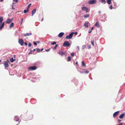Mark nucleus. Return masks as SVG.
I'll use <instances>...</instances> for the list:
<instances>
[{
	"label": "nucleus",
	"instance_id": "obj_2",
	"mask_svg": "<svg viewBox=\"0 0 125 125\" xmlns=\"http://www.w3.org/2000/svg\"><path fill=\"white\" fill-rule=\"evenodd\" d=\"M70 45L71 44L68 41H65L63 43V46L65 47H69Z\"/></svg>",
	"mask_w": 125,
	"mask_h": 125
},
{
	"label": "nucleus",
	"instance_id": "obj_31",
	"mask_svg": "<svg viewBox=\"0 0 125 125\" xmlns=\"http://www.w3.org/2000/svg\"><path fill=\"white\" fill-rule=\"evenodd\" d=\"M91 43L93 46L94 45V40L91 41Z\"/></svg>",
	"mask_w": 125,
	"mask_h": 125
},
{
	"label": "nucleus",
	"instance_id": "obj_13",
	"mask_svg": "<svg viewBox=\"0 0 125 125\" xmlns=\"http://www.w3.org/2000/svg\"><path fill=\"white\" fill-rule=\"evenodd\" d=\"M89 23V22L88 21L85 22V23H84V26L85 27L87 28L88 26V24Z\"/></svg>",
	"mask_w": 125,
	"mask_h": 125
},
{
	"label": "nucleus",
	"instance_id": "obj_50",
	"mask_svg": "<svg viewBox=\"0 0 125 125\" xmlns=\"http://www.w3.org/2000/svg\"><path fill=\"white\" fill-rule=\"evenodd\" d=\"M43 50V48H42V49H41V51H42Z\"/></svg>",
	"mask_w": 125,
	"mask_h": 125
},
{
	"label": "nucleus",
	"instance_id": "obj_46",
	"mask_svg": "<svg viewBox=\"0 0 125 125\" xmlns=\"http://www.w3.org/2000/svg\"><path fill=\"white\" fill-rule=\"evenodd\" d=\"M24 44L26 45H27V44L26 42H25Z\"/></svg>",
	"mask_w": 125,
	"mask_h": 125
},
{
	"label": "nucleus",
	"instance_id": "obj_22",
	"mask_svg": "<svg viewBox=\"0 0 125 125\" xmlns=\"http://www.w3.org/2000/svg\"><path fill=\"white\" fill-rule=\"evenodd\" d=\"M14 25V23L13 22H12L11 24L10 25L9 28H11V27L13 26Z\"/></svg>",
	"mask_w": 125,
	"mask_h": 125
},
{
	"label": "nucleus",
	"instance_id": "obj_52",
	"mask_svg": "<svg viewBox=\"0 0 125 125\" xmlns=\"http://www.w3.org/2000/svg\"><path fill=\"white\" fill-rule=\"evenodd\" d=\"M36 50V49H34L33 51H32L33 52H34V51H35Z\"/></svg>",
	"mask_w": 125,
	"mask_h": 125
},
{
	"label": "nucleus",
	"instance_id": "obj_49",
	"mask_svg": "<svg viewBox=\"0 0 125 125\" xmlns=\"http://www.w3.org/2000/svg\"><path fill=\"white\" fill-rule=\"evenodd\" d=\"M77 34V32H76L74 33V34L75 35H76Z\"/></svg>",
	"mask_w": 125,
	"mask_h": 125
},
{
	"label": "nucleus",
	"instance_id": "obj_20",
	"mask_svg": "<svg viewBox=\"0 0 125 125\" xmlns=\"http://www.w3.org/2000/svg\"><path fill=\"white\" fill-rule=\"evenodd\" d=\"M90 16L89 14H87L86 15H84V18H88Z\"/></svg>",
	"mask_w": 125,
	"mask_h": 125
},
{
	"label": "nucleus",
	"instance_id": "obj_38",
	"mask_svg": "<svg viewBox=\"0 0 125 125\" xmlns=\"http://www.w3.org/2000/svg\"><path fill=\"white\" fill-rule=\"evenodd\" d=\"M88 49H89L91 48V46L90 45H88Z\"/></svg>",
	"mask_w": 125,
	"mask_h": 125
},
{
	"label": "nucleus",
	"instance_id": "obj_1",
	"mask_svg": "<svg viewBox=\"0 0 125 125\" xmlns=\"http://www.w3.org/2000/svg\"><path fill=\"white\" fill-rule=\"evenodd\" d=\"M3 20V18L2 17H0V30H2L4 26V22H2Z\"/></svg>",
	"mask_w": 125,
	"mask_h": 125
},
{
	"label": "nucleus",
	"instance_id": "obj_26",
	"mask_svg": "<svg viewBox=\"0 0 125 125\" xmlns=\"http://www.w3.org/2000/svg\"><path fill=\"white\" fill-rule=\"evenodd\" d=\"M101 1L103 4H104L106 3L105 0H101Z\"/></svg>",
	"mask_w": 125,
	"mask_h": 125
},
{
	"label": "nucleus",
	"instance_id": "obj_10",
	"mask_svg": "<svg viewBox=\"0 0 125 125\" xmlns=\"http://www.w3.org/2000/svg\"><path fill=\"white\" fill-rule=\"evenodd\" d=\"M64 35V33L63 32H61L58 35V37L61 38Z\"/></svg>",
	"mask_w": 125,
	"mask_h": 125
},
{
	"label": "nucleus",
	"instance_id": "obj_45",
	"mask_svg": "<svg viewBox=\"0 0 125 125\" xmlns=\"http://www.w3.org/2000/svg\"><path fill=\"white\" fill-rule=\"evenodd\" d=\"M34 44L35 45H37V43L36 42H34Z\"/></svg>",
	"mask_w": 125,
	"mask_h": 125
},
{
	"label": "nucleus",
	"instance_id": "obj_30",
	"mask_svg": "<svg viewBox=\"0 0 125 125\" xmlns=\"http://www.w3.org/2000/svg\"><path fill=\"white\" fill-rule=\"evenodd\" d=\"M58 45L57 44H56L55 46L54 47L53 49L54 50H55L56 49V48L58 46Z\"/></svg>",
	"mask_w": 125,
	"mask_h": 125
},
{
	"label": "nucleus",
	"instance_id": "obj_15",
	"mask_svg": "<svg viewBox=\"0 0 125 125\" xmlns=\"http://www.w3.org/2000/svg\"><path fill=\"white\" fill-rule=\"evenodd\" d=\"M36 9H35L33 10L32 11V16L36 12Z\"/></svg>",
	"mask_w": 125,
	"mask_h": 125
},
{
	"label": "nucleus",
	"instance_id": "obj_24",
	"mask_svg": "<svg viewBox=\"0 0 125 125\" xmlns=\"http://www.w3.org/2000/svg\"><path fill=\"white\" fill-rule=\"evenodd\" d=\"M10 61L11 62H12L15 60V59H14L12 57L10 59Z\"/></svg>",
	"mask_w": 125,
	"mask_h": 125
},
{
	"label": "nucleus",
	"instance_id": "obj_3",
	"mask_svg": "<svg viewBox=\"0 0 125 125\" xmlns=\"http://www.w3.org/2000/svg\"><path fill=\"white\" fill-rule=\"evenodd\" d=\"M74 33V32H73L67 35L66 38L67 39H71L72 38L73 34Z\"/></svg>",
	"mask_w": 125,
	"mask_h": 125
},
{
	"label": "nucleus",
	"instance_id": "obj_60",
	"mask_svg": "<svg viewBox=\"0 0 125 125\" xmlns=\"http://www.w3.org/2000/svg\"><path fill=\"white\" fill-rule=\"evenodd\" d=\"M121 121V120H119V122L120 121Z\"/></svg>",
	"mask_w": 125,
	"mask_h": 125
},
{
	"label": "nucleus",
	"instance_id": "obj_37",
	"mask_svg": "<svg viewBox=\"0 0 125 125\" xmlns=\"http://www.w3.org/2000/svg\"><path fill=\"white\" fill-rule=\"evenodd\" d=\"M109 8L110 9H113V6L112 5H111L109 7Z\"/></svg>",
	"mask_w": 125,
	"mask_h": 125
},
{
	"label": "nucleus",
	"instance_id": "obj_5",
	"mask_svg": "<svg viewBox=\"0 0 125 125\" xmlns=\"http://www.w3.org/2000/svg\"><path fill=\"white\" fill-rule=\"evenodd\" d=\"M37 68V67L34 66L29 67L28 68V69L29 70H34L36 69Z\"/></svg>",
	"mask_w": 125,
	"mask_h": 125
},
{
	"label": "nucleus",
	"instance_id": "obj_12",
	"mask_svg": "<svg viewBox=\"0 0 125 125\" xmlns=\"http://www.w3.org/2000/svg\"><path fill=\"white\" fill-rule=\"evenodd\" d=\"M13 20V19H8L6 21V22L7 23H9L10 22H11V21H12V20Z\"/></svg>",
	"mask_w": 125,
	"mask_h": 125
},
{
	"label": "nucleus",
	"instance_id": "obj_27",
	"mask_svg": "<svg viewBox=\"0 0 125 125\" xmlns=\"http://www.w3.org/2000/svg\"><path fill=\"white\" fill-rule=\"evenodd\" d=\"M82 66H85V64L84 63V62L83 61L82 62Z\"/></svg>",
	"mask_w": 125,
	"mask_h": 125
},
{
	"label": "nucleus",
	"instance_id": "obj_21",
	"mask_svg": "<svg viewBox=\"0 0 125 125\" xmlns=\"http://www.w3.org/2000/svg\"><path fill=\"white\" fill-rule=\"evenodd\" d=\"M103 15L105 17V19H104L103 20H101V21H105L106 20V17H107V16H106V14H103Z\"/></svg>",
	"mask_w": 125,
	"mask_h": 125
},
{
	"label": "nucleus",
	"instance_id": "obj_39",
	"mask_svg": "<svg viewBox=\"0 0 125 125\" xmlns=\"http://www.w3.org/2000/svg\"><path fill=\"white\" fill-rule=\"evenodd\" d=\"M85 45H83L82 46L83 49H84L85 48Z\"/></svg>",
	"mask_w": 125,
	"mask_h": 125
},
{
	"label": "nucleus",
	"instance_id": "obj_53",
	"mask_svg": "<svg viewBox=\"0 0 125 125\" xmlns=\"http://www.w3.org/2000/svg\"><path fill=\"white\" fill-rule=\"evenodd\" d=\"M37 42L38 43H40V42L39 41H38Z\"/></svg>",
	"mask_w": 125,
	"mask_h": 125
},
{
	"label": "nucleus",
	"instance_id": "obj_54",
	"mask_svg": "<svg viewBox=\"0 0 125 125\" xmlns=\"http://www.w3.org/2000/svg\"><path fill=\"white\" fill-rule=\"evenodd\" d=\"M43 18H42V19L41 20V21H43Z\"/></svg>",
	"mask_w": 125,
	"mask_h": 125
},
{
	"label": "nucleus",
	"instance_id": "obj_47",
	"mask_svg": "<svg viewBox=\"0 0 125 125\" xmlns=\"http://www.w3.org/2000/svg\"><path fill=\"white\" fill-rule=\"evenodd\" d=\"M77 48L79 50V46H77Z\"/></svg>",
	"mask_w": 125,
	"mask_h": 125
},
{
	"label": "nucleus",
	"instance_id": "obj_59",
	"mask_svg": "<svg viewBox=\"0 0 125 125\" xmlns=\"http://www.w3.org/2000/svg\"><path fill=\"white\" fill-rule=\"evenodd\" d=\"M1 62V60H0V62Z\"/></svg>",
	"mask_w": 125,
	"mask_h": 125
},
{
	"label": "nucleus",
	"instance_id": "obj_11",
	"mask_svg": "<svg viewBox=\"0 0 125 125\" xmlns=\"http://www.w3.org/2000/svg\"><path fill=\"white\" fill-rule=\"evenodd\" d=\"M119 112V111H117L114 113L113 115V117H114L117 116L118 115Z\"/></svg>",
	"mask_w": 125,
	"mask_h": 125
},
{
	"label": "nucleus",
	"instance_id": "obj_36",
	"mask_svg": "<svg viewBox=\"0 0 125 125\" xmlns=\"http://www.w3.org/2000/svg\"><path fill=\"white\" fill-rule=\"evenodd\" d=\"M71 55L73 57L74 56V53L73 52L72 53H71Z\"/></svg>",
	"mask_w": 125,
	"mask_h": 125
},
{
	"label": "nucleus",
	"instance_id": "obj_23",
	"mask_svg": "<svg viewBox=\"0 0 125 125\" xmlns=\"http://www.w3.org/2000/svg\"><path fill=\"white\" fill-rule=\"evenodd\" d=\"M71 60V59L70 57H68L67 59V60L68 62L70 61Z\"/></svg>",
	"mask_w": 125,
	"mask_h": 125
},
{
	"label": "nucleus",
	"instance_id": "obj_58",
	"mask_svg": "<svg viewBox=\"0 0 125 125\" xmlns=\"http://www.w3.org/2000/svg\"><path fill=\"white\" fill-rule=\"evenodd\" d=\"M32 100H31V103H32Z\"/></svg>",
	"mask_w": 125,
	"mask_h": 125
},
{
	"label": "nucleus",
	"instance_id": "obj_55",
	"mask_svg": "<svg viewBox=\"0 0 125 125\" xmlns=\"http://www.w3.org/2000/svg\"><path fill=\"white\" fill-rule=\"evenodd\" d=\"M94 29V28L93 27H92L91 29V30L92 31V30H93V29Z\"/></svg>",
	"mask_w": 125,
	"mask_h": 125
},
{
	"label": "nucleus",
	"instance_id": "obj_44",
	"mask_svg": "<svg viewBox=\"0 0 125 125\" xmlns=\"http://www.w3.org/2000/svg\"><path fill=\"white\" fill-rule=\"evenodd\" d=\"M14 2H18V0H13Z\"/></svg>",
	"mask_w": 125,
	"mask_h": 125
},
{
	"label": "nucleus",
	"instance_id": "obj_32",
	"mask_svg": "<svg viewBox=\"0 0 125 125\" xmlns=\"http://www.w3.org/2000/svg\"><path fill=\"white\" fill-rule=\"evenodd\" d=\"M37 51V52H39L40 51V49L39 48H36Z\"/></svg>",
	"mask_w": 125,
	"mask_h": 125
},
{
	"label": "nucleus",
	"instance_id": "obj_42",
	"mask_svg": "<svg viewBox=\"0 0 125 125\" xmlns=\"http://www.w3.org/2000/svg\"><path fill=\"white\" fill-rule=\"evenodd\" d=\"M84 72L86 74L88 73H89V72L88 71H86Z\"/></svg>",
	"mask_w": 125,
	"mask_h": 125
},
{
	"label": "nucleus",
	"instance_id": "obj_43",
	"mask_svg": "<svg viewBox=\"0 0 125 125\" xmlns=\"http://www.w3.org/2000/svg\"><path fill=\"white\" fill-rule=\"evenodd\" d=\"M28 46L29 47L31 46V44L30 43L28 44Z\"/></svg>",
	"mask_w": 125,
	"mask_h": 125
},
{
	"label": "nucleus",
	"instance_id": "obj_40",
	"mask_svg": "<svg viewBox=\"0 0 125 125\" xmlns=\"http://www.w3.org/2000/svg\"><path fill=\"white\" fill-rule=\"evenodd\" d=\"M23 21V19L22 18L21 19V24H22V22Z\"/></svg>",
	"mask_w": 125,
	"mask_h": 125
},
{
	"label": "nucleus",
	"instance_id": "obj_17",
	"mask_svg": "<svg viewBox=\"0 0 125 125\" xmlns=\"http://www.w3.org/2000/svg\"><path fill=\"white\" fill-rule=\"evenodd\" d=\"M125 115V114L124 113H122L121 115H120L119 116V118L120 119L124 117V115Z\"/></svg>",
	"mask_w": 125,
	"mask_h": 125
},
{
	"label": "nucleus",
	"instance_id": "obj_57",
	"mask_svg": "<svg viewBox=\"0 0 125 125\" xmlns=\"http://www.w3.org/2000/svg\"><path fill=\"white\" fill-rule=\"evenodd\" d=\"M3 0H0V1L1 2H2L3 1Z\"/></svg>",
	"mask_w": 125,
	"mask_h": 125
},
{
	"label": "nucleus",
	"instance_id": "obj_29",
	"mask_svg": "<svg viewBox=\"0 0 125 125\" xmlns=\"http://www.w3.org/2000/svg\"><path fill=\"white\" fill-rule=\"evenodd\" d=\"M14 5V3H12L11 6H12V9L13 10H14L15 9L13 7Z\"/></svg>",
	"mask_w": 125,
	"mask_h": 125
},
{
	"label": "nucleus",
	"instance_id": "obj_41",
	"mask_svg": "<svg viewBox=\"0 0 125 125\" xmlns=\"http://www.w3.org/2000/svg\"><path fill=\"white\" fill-rule=\"evenodd\" d=\"M50 49H51L50 48L48 49H46V52H48L50 50Z\"/></svg>",
	"mask_w": 125,
	"mask_h": 125
},
{
	"label": "nucleus",
	"instance_id": "obj_19",
	"mask_svg": "<svg viewBox=\"0 0 125 125\" xmlns=\"http://www.w3.org/2000/svg\"><path fill=\"white\" fill-rule=\"evenodd\" d=\"M31 80L32 82H35L37 81V79L36 78H33Z\"/></svg>",
	"mask_w": 125,
	"mask_h": 125
},
{
	"label": "nucleus",
	"instance_id": "obj_33",
	"mask_svg": "<svg viewBox=\"0 0 125 125\" xmlns=\"http://www.w3.org/2000/svg\"><path fill=\"white\" fill-rule=\"evenodd\" d=\"M56 44V42H52L51 44L52 45H53Z\"/></svg>",
	"mask_w": 125,
	"mask_h": 125
},
{
	"label": "nucleus",
	"instance_id": "obj_7",
	"mask_svg": "<svg viewBox=\"0 0 125 125\" xmlns=\"http://www.w3.org/2000/svg\"><path fill=\"white\" fill-rule=\"evenodd\" d=\"M19 43L21 46L23 44L24 41L22 39H20L19 41Z\"/></svg>",
	"mask_w": 125,
	"mask_h": 125
},
{
	"label": "nucleus",
	"instance_id": "obj_28",
	"mask_svg": "<svg viewBox=\"0 0 125 125\" xmlns=\"http://www.w3.org/2000/svg\"><path fill=\"white\" fill-rule=\"evenodd\" d=\"M28 11V9H27L26 10H24V13H26Z\"/></svg>",
	"mask_w": 125,
	"mask_h": 125
},
{
	"label": "nucleus",
	"instance_id": "obj_6",
	"mask_svg": "<svg viewBox=\"0 0 125 125\" xmlns=\"http://www.w3.org/2000/svg\"><path fill=\"white\" fill-rule=\"evenodd\" d=\"M96 2V0H91L88 1V3L89 4H94Z\"/></svg>",
	"mask_w": 125,
	"mask_h": 125
},
{
	"label": "nucleus",
	"instance_id": "obj_4",
	"mask_svg": "<svg viewBox=\"0 0 125 125\" xmlns=\"http://www.w3.org/2000/svg\"><path fill=\"white\" fill-rule=\"evenodd\" d=\"M9 62V61L8 59H7L6 61H4L3 64L4 65V67H8L9 66L8 64Z\"/></svg>",
	"mask_w": 125,
	"mask_h": 125
},
{
	"label": "nucleus",
	"instance_id": "obj_48",
	"mask_svg": "<svg viewBox=\"0 0 125 125\" xmlns=\"http://www.w3.org/2000/svg\"><path fill=\"white\" fill-rule=\"evenodd\" d=\"M91 32H92V31L91 30L90 31H89L88 32L89 33H90Z\"/></svg>",
	"mask_w": 125,
	"mask_h": 125
},
{
	"label": "nucleus",
	"instance_id": "obj_8",
	"mask_svg": "<svg viewBox=\"0 0 125 125\" xmlns=\"http://www.w3.org/2000/svg\"><path fill=\"white\" fill-rule=\"evenodd\" d=\"M58 53L61 55L62 56L65 55V52H63L62 50H60L59 51Z\"/></svg>",
	"mask_w": 125,
	"mask_h": 125
},
{
	"label": "nucleus",
	"instance_id": "obj_35",
	"mask_svg": "<svg viewBox=\"0 0 125 125\" xmlns=\"http://www.w3.org/2000/svg\"><path fill=\"white\" fill-rule=\"evenodd\" d=\"M33 52V51L32 50H31L29 54H32Z\"/></svg>",
	"mask_w": 125,
	"mask_h": 125
},
{
	"label": "nucleus",
	"instance_id": "obj_16",
	"mask_svg": "<svg viewBox=\"0 0 125 125\" xmlns=\"http://www.w3.org/2000/svg\"><path fill=\"white\" fill-rule=\"evenodd\" d=\"M32 34V33H26V34H24V36H29L30 35H31Z\"/></svg>",
	"mask_w": 125,
	"mask_h": 125
},
{
	"label": "nucleus",
	"instance_id": "obj_56",
	"mask_svg": "<svg viewBox=\"0 0 125 125\" xmlns=\"http://www.w3.org/2000/svg\"><path fill=\"white\" fill-rule=\"evenodd\" d=\"M76 64H77V65L78 64V62L77 61L76 62Z\"/></svg>",
	"mask_w": 125,
	"mask_h": 125
},
{
	"label": "nucleus",
	"instance_id": "obj_51",
	"mask_svg": "<svg viewBox=\"0 0 125 125\" xmlns=\"http://www.w3.org/2000/svg\"><path fill=\"white\" fill-rule=\"evenodd\" d=\"M98 13L99 14H100L101 13V11H98Z\"/></svg>",
	"mask_w": 125,
	"mask_h": 125
},
{
	"label": "nucleus",
	"instance_id": "obj_34",
	"mask_svg": "<svg viewBox=\"0 0 125 125\" xmlns=\"http://www.w3.org/2000/svg\"><path fill=\"white\" fill-rule=\"evenodd\" d=\"M31 3H30L29 4L28 6V8L27 9H29V8L31 6Z\"/></svg>",
	"mask_w": 125,
	"mask_h": 125
},
{
	"label": "nucleus",
	"instance_id": "obj_9",
	"mask_svg": "<svg viewBox=\"0 0 125 125\" xmlns=\"http://www.w3.org/2000/svg\"><path fill=\"white\" fill-rule=\"evenodd\" d=\"M82 10H85L86 12H88L89 11L88 9L86 7H83L82 8Z\"/></svg>",
	"mask_w": 125,
	"mask_h": 125
},
{
	"label": "nucleus",
	"instance_id": "obj_14",
	"mask_svg": "<svg viewBox=\"0 0 125 125\" xmlns=\"http://www.w3.org/2000/svg\"><path fill=\"white\" fill-rule=\"evenodd\" d=\"M14 120L16 122L18 121L19 120L18 116H14Z\"/></svg>",
	"mask_w": 125,
	"mask_h": 125
},
{
	"label": "nucleus",
	"instance_id": "obj_18",
	"mask_svg": "<svg viewBox=\"0 0 125 125\" xmlns=\"http://www.w3.org/2000/svg\"><path fill=\"white\" fill-rule=\"evenodd\" d=\"M94 25L98 27H100L99 25L98 22H96L94 24Z\"/></svg>",
	"mask_w": 125,
	"mask_h": 125
},
{
	"label": "nucleus",
	"instance_id": "obj_25",
	"mask_svg": "<svg viewBox=\"0 0 125 125\" xmlns=\"http://www.w3.org/2000/svg\"><path fill=\"white\" fill-rule=\"evenodd\" d=\"M107 2L108 4H110L111 3V0H107Z\"/></svg>",
	"mask_w": 125,
	"mask_h": 125
}]
</instances>
